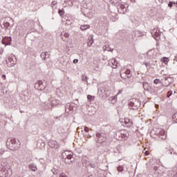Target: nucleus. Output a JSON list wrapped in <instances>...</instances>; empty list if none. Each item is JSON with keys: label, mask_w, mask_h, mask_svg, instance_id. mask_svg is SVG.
<instances>
[{"label": "nucleus", "mask_w": 177, "mask_h": 177, "mask_svg": "<svg viewBox=\"0 0 177 177\" xmlns=\"http://www.w3.org/2000/svg\"><path fill=\"white\" fill-rule=\"evenodd\" d=\"M115 137L118 140H128L129 133L125 129L119 130L116 131Z\"/></svg>", "instance_id": "nucleus-1"}, {"label": "nucleus", "mask_w": 177, "mask_h": 177, "mask_svg": "<svg viewBox=\"0 0 177 177\" xmlns=\"http://www.w3.org/2000/svg\"><path fill=\"white\" fill-rule=\"evenodd\" d=\"M131 75V70L127 69L125 71L124 70L120 71V77L123 78V80H127V78H129Z\"/></svg>", "instance_id": "nucleus-2"}, {"label": "nucleus", "mask_w": 177, "mask_h": 177, "mask_svg": "<svg viewBox=\"0 0 177 177\" xmlns=\"http://www.w3.org/2000/svg\"><path fill=\"white\" fill-rule=\"evenodd\" d=\"M7 64L8 67H13L15 64H16V57H11L6 60Z\"/></svg>", "instance_id": "nucleus-3"}, {"label": "nucleus", "mask_w": 177, "mask_h": 177, "mask_svg": "<svg viewBox=\"0 0 177 177\" xmlns=\"http://www.w3.org/2000/svg\"><path fill=\"white\" fill-rule=\"evenodd\" d=\"M172 82H174V79L172 77H165L164 82H162V85L163 86H169Z\"/></svg>", "instance_id": "nucleus-4"}, {"label": "nucleus", "mask_w": 177, "mask_h": 177, "mask_svg": "<svg viewBox=\"0 0 177 177\" xmlns=\"http://www.w3.org/2000/svg\"><path fill=\"white\" fill-rule=\"evenodd\" d=\"M62 157L63 158H67L68 160H71V158H73V152L65 151L62 153Z\"/></svg>", "instance_id": "nucleus-5"}, {"label": "nucleus", "mask_w": 177, "mask_h": 177, "mask_svg": "<svg viewBox=\"0 0 177 177\" xmlns=\"http://www.w3.org/2000/svg\"><path fill=\"white\" fill-rule=\"evenodd\" d=\"M35 88L38 89V91H44L46 88L45 85H44V82L42 81H39L35 84Z\"/></svg>", "instance_id": "nucleus-6"}, {"label": "nucleus", "mask_w": 177, "mask_h": 177, "mask_svg": "<svg viewBox=\"0 0 177 177\" xmlns=\"http://www.w3.org/2000/svg\"><path fill=\"white\" fill-rule=\"evenodd\" d=\"M10 42H12V37H6L2 40L3 45H10Z\"/></svg>", "instance_id": "nucleus-7"}, {"label": "nucleus", "mask_w": 177, "mask_h": 177, "mask_svg": "<svg viewBox=\"0 0 177 177\" xmlns=\"http://www.w3.org/2000/svg\"><path fill=\"white\" fill-rule=\"evenodd\" d=\"M124 124L126 127L129 128V127H132L133 122H132V120H131V119L125 118L124 120Z\"/></svg>", "instance_id": "nucleus-8"}, {"label": "nucleus", "mask_w": 177, "mask_h": 177, "mask_svg": "<svg viewBox=\"0 0 177 177\" xmlns=\"http://www.w3.org/2000/svg\"><path fill=\"white\" fill-rule=\"evenodd\" d=\"M61 37H62V39H63V41H66V39H67V38H68V37H70V34H68V32H63L61 34Z\"/></svg>", "instance_id": "nucleus-9"}, {"label": "nucleus", "mask_w": 177, "mask_h": 177, "mask_svg": "<svg viewBox=\"0 0 177 177\" xmlns=\"http://www.w3.org/2000/svg\"><path fill=\"white\" fill-rule=\"evenodd\" d=\"M93 44V37L90 36L88 39L87 46H92Z\"/></svg>", "instance_id": "nucleus-10"}, {"label": "nucleus", "mask_w": 177, "mask_h": 177, "mask_svg": "<svg viewBox=\"0 0 177 177\" xmlns=\"http://www.w3.org/2000/svg\"><path fill=\"white\" fill-rule=\"evenodd\" d=\"M88 28H91V26L89 25H82L80 26V29L83 31H85V30H88Z\"/></svg>", "instance_id": "nucleus-11"}, {"label": "nucleus", "mask_w": 177, "mask_h": 177, "mask_svg": "<svg viewBox=\"0 0 177 177\" xmlns=\"http://www.w3.org/2000/svg\"><path fill=\"white\" fill-rule=\"evenodd\" d=\"M111 63L113 64V68H117V65L118 64V62H117L115 59H111Z\"/></svg>", "instance_id": "nucleus-12"}, {"label": "nucleus", "mask_w": 177, "mask_h": 177, "mask_svg": "<svg viewBox=\"0 0 177 177\" xmlns=\"http://www.w3.org/2000/svg\"><path fill=\"white\" fill-rule=\"evenodd\" d=\"M29 168H30V169H31V171H33L34 172H35V171H37V169H38L36 167H35V165H29Z\"/></svg>", "instance_id": "nucleus-13"}, {"label": "nucleus", "mask_w": 177, "mask_h": 177, "mask_svg": "<svg viewBox=\"0 0 177 177\" xmlns=\"http://www.w3.org/2000/svg\"><path fill=\"white\" fill-rule=\"evenodd\" d=\"M87 100L89 102H92V101L95 100V96H93V95H87Z\"/></svg>", "instance_id": "nucleus-14"}, {"label": "nucleus", "mask_w": 177, "mask_h": 177, "mask_svg": "<svg viewBox=\"0 0 177 177\" xmlns=\"http://www.w3.org/2000/svg\"><path fill=\"white\" fill-rule=\"evenodd\" d=\"M161 62H162V63H165V64H168V58L167 57H163L162 59H161Z\"/></svg>", "instance_id": "nucleus-15"}, {"label": "nucleus", "mask_w": 177, "mask_h": 177, "mask_svg": "<svg viewBox=\"0 0 177 177\" xmlns=\"http://www.w3.org/2000/svg\"><path fill=\"white\" fill-rule=\"evenodd\" d=\"M3 27L7 28H9V27H10V24H9V22L8 21H5L3 22Z\"/></svg>", "instance_id": "nucleus-16"}, {"label": "nucleus", "mask_w": 177, "mask_h": 177, "mask_svg": "<svg viewBox=\"0 0 177 177\" xmlns=\"http://www.w3.org/2000/svg\"><path fill=\"white\" fill-rule=\"evenodd\" d=\"M10 143L12 145V146H15V145L17 143L16 138H11Z\"/></svg>", "instance_id": "nucleus-17"}, {"label": "nucleus", "mask_w": 177, "mask_h": 177, "mask_svg": "<svg viewBox=\"0 0 177 177\" xmlns=\"http://www.w3.org/2000/svg\"><path fill=\"white\" fill-rule=\"evenodd\" d=\"M161 83V81H160V79H156L154 81H153V84H160Z\"/></svg>", "instance_id": "nucleus-18"}, {"label": "nucleus", "mask_w": 177, "mask_h": 177, "mask_svg": "<svg viewBox=\"0 0 177 177\" xmlns=\"http://www.w3.org/2000/svg\"><path fill=\"white\" fill-rule=\"evenodd\" d=\"M118 172H122L124 171V168L121 166H119L118 167Z\"/></svg>", "instance_id": "nucleus-19"}, {"label": "nucleus", "mask_w": 177, "mask_h": 177, "mask_svg": "<svg viewBox=\"0 0 177 177\" xmlns=\"http://www.w3.org/2000/svg\"><path fill=\"white\" fill-rule=\"evenodd\" d=\"M84 132H89V128L86 126L84 127Z\"/></svg>", "instance_id": "nucleus-20"}, {"label": "nucleus", "mask_w": 177, "mask_h": 177, "mask_svg": "<svg viewBox=\"0 0 177 177\" xmlns=\"http://www.w3.org/2000/svg\"><path fill=\"white\" fill-rule=\"evenodd\" d=\"M51 5H53V6H55V5H57V1H52Z\"/></svg>", "instance_id": "nucleus-21"}, {"label": "nucleus", "mask_w": 177, "mask_h": 177, "mask_svg": "<svg viewBox=\"0 0 177 177\" xmlns=\"http://www.w3.org/2000/svg\"><path fill=\"white\" fill-rule=\"evenodd\" d=\"M146 86H149V83L148 82H145L144 84H143V88H146Z\"/></svg>", "instance_id": "nucleus-22"}, {"label": "nucleus", "mask_w": 177, "mask_h": 177, "mask_svg": "<svg viewBox=\"0 0 177 177\" xmlns=\"http://www.w3.org/2000/svg\"><path fill=\"white\" fill-rule=\"evenodd\" d=\"M172 95V91H168L167 93V97H169Z\"/></svg>", "instance_id": "nucleus-23"}, {"label": "nucleus", "mask_w": 177, "mask_h": 177, "mask_svg": "<svg viewBox=\"0 0 177 177\" xmlns=\"http://www.w3.org/2000/svg\"><path fill=\"white\" fill-rule=\"evenodd\" d=\"M19 147H15V146H12L11 147V150H16V149H18Z\"/></svg>", "instance_id": "nucleus-24"}, {"label": "nucleus", "mask_w": 177, "mask_h": 177, "mask_svg": "<svg viewBox=\"0 0 177 177\" xmlns=\"http://www.w3.org/2000/svg\"><path fill=\"white\" fill-rule=\"evenodd\" d=\"M96 136H97V138H100L102 136V133H97Z\"/></svg>", "instance_id": "nucleus-25"}, {"label": "nucleus", "mask_w": 177, "mask_h": 177, "mask_svg": "<svg viewBox=\"0 0 177 177\" xmlns=\"http://www.w3.org/2000/svg\"><path fill=\"white\" fill-rule=\"evenodd\" d=\"M59 15H64V12H63V10H59Z\"/></svg>", "instance_id": "nucleus-26"}, {"label": "nucleus", "mask_w": 177, "mask_h": 177, "mask_svg": "<svg viewBox=\"0 0 177 177\" xmlns=\"http://www.w3.org/2000/svg\"><path fill=\"white\" fill-rule=\"evenodd\" d=\"M73 63H74L75 64H77V63H78V59H75L73 60Z\"/></svg>", "instance_id": "nucleus-27"}, {"label": "nucleus", "mask_w": 177, "mask_h": 177, "mask_svg": "<svg viewBox=\"0 0 177 177\" xmlns=\"http://www.w3.org/2000/svg\"><path fill=\"white\" fill-rule=\"evenodd\" d=\"M149 154H150V152H149L148 151H146L145 152V156H149Z\"/></svg>", "instance_id": "nucleus-28"}, {"label": "nucleus", "mask_w": 177, "mask_h": 177, "mask_svg": "<svg viewBox=\"0 0 177 177\" xmlns=\"http://www.w3.org/2000/svg\"><path fill=\"white\" fill-rule=\"evenodd\" d=\"M117 96H118V95L113 96V97H111V99H113V100H117Z\"/></svg>", "instance_id": "nucleus-29"}, {"label": "nucleus", "mask_w": 177, "mask_h": 177, "mask_svg": "<svg viewBox=\"0 0 177 177\" xmlns=\"http://www.w3.org/2000/svg\"><path fill=\"white\" fill-rule=\"evenodd\" d=\"M1 78H2L3 80H6V75H3L1 76Z\"/></svg>", "instance_id": "nucleus-30"}, {"label": "nucleus", "mask_w": 177, "mask_h": 177, "mask_svg": "<svg viewBox=\"0 0 177 177\" xmlns=\"http://www.w3.org/2000/svg\"><path fill=\"white\" fill-rule=\"evenodd\" d=\"M169 8H172V2H169Z\"/></svg>", "instance_id": "nucleus-31"}, {"label": "nucleus", "mask_w": 177, "mask_h": 177, "mask_svg": "<svg viewBox=\"0 0 177 177\" xmlns=\"http://www.w3.org/2000/svg\"><path fill=\"white\" fill-rule=\"evenodd\" d=\"M120 93H122V90L119 91L117 95H120Z\"/></svg>", "instance_id": "nucleus-32"}, {"label": "nucleus", "mask_w": 177, "mask_h": 177, "mask_svg": "<svg viewBox=\"0 0 177 177\" xmlns=\"http://www.w3.org/2000/svg\"><path fill=\"white\" fill-rule=\"evenodd\" d=\"M120 8H121V9H124V8H125V7L124 6V5H120Z\"/></svg>", "instance_id": "nucleus-33"}, {"label": "nucleus", "mask_w": 177, "mask_h": 177, "mask_svg": "<svg viewBox=\"0 0 177 177\" xmlns=\"http://www.w3.org/2000/svg\"><path fill=\"white\" fill-rule=\"evenodd\" d=\"M49 145H50V142H49Z\"/></svg>", "instance_id": "nucleus-34"}]
</instances>
